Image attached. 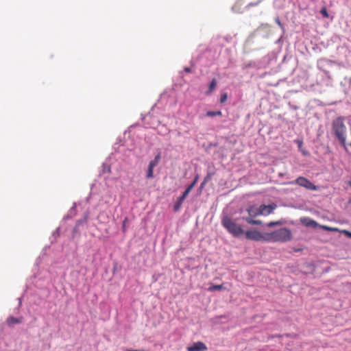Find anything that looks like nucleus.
Masks as SVG:
<instances>
[{
	"label": "nucleus",
	"instance_id": "nucleus-1",
	"mask_svg": "<svg viewBox=\"0 0 351 351\" xmlns=\"http://www.w3.org/2000/svg\"><path fill=\"white\" fill-rule=\"evenodd\" d=\"M332 133L338 139L339 143L346 147V126L344 123V118L339 117L332 122Z\"/></svg>",
	"mask_w": 351,
	"mask_h": 351
},
{
	"label": "nucleus",
	"instance_id": "nucleus-2",
	"mask_svg": "<svg viewBox=\"0 0 351 351\" xmlns=\"http://www.w3.org/2000/svg\"><path fill=\"white\" fill-rule=\"evenodd\" d=\"M292 234L288 228H282L274 232L266 233V241L287 242L291 239Z\"/></svg>",
	"mask_w": 351,
	"mask_h": 351
},
{
	"label": "nucleus",
	"instance_id": "nucleus-3",
	"mask_svg": "<svg viewBox=\"0 0 351 351\" xmlns=\"http://www.w3.org/2000/svg\"><path fill=\"white\" fill-rule=\"evenodd\" d=\"M221 224L234 237H239L244 234L241 226L237 224L234 220L228 216L222 219Z\"/></svg>",
	"mask_w": 351,
	"mask_h": 351
},
{
	"label": "nucleus",
	"instance_id": "nucleus-4",
	"mask_svg": "<svg viewBox=\"0 0 351 351\" xmlns=\"http://www.w3.org/2000/svg\"><path fill=\"white\" fill-rule=\"evenodd\" d=\"M244 234L247 239L253 240L256 241H266V233H261V232L255 229L249 230H247L246 232L244 231Z\"/></svg>",
	"mask_w": 351,
	"mask_h": 351
},
{
	"label": "nucleus",
	"instance_id": "nucleus-5",
	"mask_svg": "<svg viewBox=\"0 0 351 351\" xmlns=\"http://www.w3.org/2000/svg\"><path fill=\"white\" fill-rule=\"evenodd\" d=\"M292 183H295V184H298L299 186L304 187L305 189H308V190L317 191L318 189V187L317 186L313 184L307 178L302 177V176L298 177Z\"/></svg>",
	"mask_w": 351,
	"mask_h": 351
},
{
	"label": "nucleus",
	"instance_id": "nucleus-6",
	"mask_svg": "<svg viewBox=\"0 0 351 351\" xmlns=\"http://www.w3.org/2000/svg\"><path fill=\"white\" fill-rule=\"evenodd\" d=\"M187 351H206L207 346L202 341L194 343L192 346L187 347Z\"/></svg>",
	"mask_w": 351,
	"mask_h": 351
},
{
	"label": "nucleus",
	"instance_id": "nucleus-7",
	"mask_svg": "<svg viewBox=\"0 0 351 351\" xmlns=\"http://www.w3.org/2000/svg\"><path fill=\"white\" fill-rule=\"evenodd\" d=\"M274 208H275V206H273L271 205L263 204L259 207L260 215H268L273 212Z\"/></svg>",
	"mask_w": 351,
	"mask_h": 351
},
{
	"label": "nucleus",
	"instance_id": "nucleus-8",
	"mask_svg": "<svg viewBox=\"0 0 351 351\" xmlns=\"http://www.w3.org/2000/svg\"><path fill=\"white\" fill-rule=\"evenodd\" d=\"M301 222L306 227L317 228L318 226V223L315 221L308 217L302 218Z\"/></svg>",
	"mask_w": 351,
	"mask_h": 351
},
{
	"label": "nucleus",
	"instance_id": "nucleus-9",
	"mask_svg": "<svg viewBox=\"0 0 351 351\" xmlns=\"http://www.w3.org/2000/svg\"><path fill=\"white\" fill-rule=\"evenodd\" d=\"M247 211L250 217H256L260 215V209L256 206H251L247 209Z\"/></svg>",
	"mask_w": 351,
	"mask_h": 351
},
{
	"label": "nucleus",
	"instance_id": "nucleus-10",
	"mask_svg": "<svg viewBox=\"0 0 351 351\" xmlns=\"http://www.w3.org/2000/svg\"><path fill=\"white\" fill-rule=\"evenodd\" d=\"M23 317L16 318L10 316L7 319V323L9 326H12L14 324H20L22 322Z\"/></svg>",
	"mask_w": 351,
	"mask_h": 351
},
{
	"label": "nucleus",
	"instance_id": "nucleus-11",
	"mask_svg": "<svg viewBox=\"0 0 351 351\" xmlns=\"http://www.w3.org/2000/svg\"><path fill=\"white\" fill-rule=\"evenodd\" d=\"M217 86V81L214 78L212 80L209 86H208V90L206 91V94L207 95H209L211 93H213L214 91V90L215 89Z\"/></svg>",
	"mask_w": 351,
	"mask_h": 351
},
{
	"label": "nucleus",
	"instance_id": "nucleus-12",
	"mask_svg": "<svg viewBox=\"0 0 351 351\" xmlns=\"http://www.w3.org/2000/svg\"><path fill=\"white\" fill-rule=\"evenodd\" d=\"M222 289H223V285H214L210 286L208 290L209 291H219V290H221Z\"/></svg>",
	"mask_w": 351,
	"mask_h": 351
},
{
	"label": "nucleus",
	"instance_id": "nucleus-13",
	"mask_svg": "<svg viewBox=\"0 0 351 351\" xmlns=\"http://www.w3.org/2000/svg\"><path fill=\"white\" fill-rule=\"evenodd\" d=\"M207 117H215V116H221L222 112L220 110L218 111H208L206 114Z\"/></svg>",
	"mask_w": 351,
	"mask_h": 351
},
{
	"label": "nucleus",
	"instance_id": "nucleus-14",
	"mask_svg": "<svg viewBox=\"0 0 351 351\" xmlns=\"http://www.w3.org/2000/svg\"><path fill=\"white\" fill-rule=\"evenodd\" d=\"M319 227L322 229H323V230H328V231H330V232H337V231H339V229L337 228L329 227V226H324V225L320 226Z\"/></svg>",
	"mask_w": 351,
	"mask_h": 351
},
{
	"label": "nucleus",
	"instance_id": "nucleus-15",
	"mask_svg": "<svg viewBox=\"0 0 351 351\" xmlns=\"http://www.w3.org/2000/svg\"><path fill=\"white\" fill-rule=\"evenodd\" d=\"M154 176V168H151L148 166V169L147 171L146 177L147 178H152Z\"/></svg>",
	"mask_w": 351,
	"mask_h": 351
},
{
	"label": "nucleus",
	"instance_id": "nucleus-16",
	"mask_svg": "<svg viewBox=\"0 0 351 351\" xmlns=\"http://www.w3.org/2000/svg\"><path fill=\"white\" fill-rule=\"evenodd\" d=\"M320 13L322 14V15L324 17V18H328L329 16V14H328V12L327 11V9L326 7H323L321 10H320Z\"/></svg>",
	"mask_w": 351,
	"mask_h": 351
},
{
	"label": "nucleus",
	"instance_id": "nucleus-17",
	"mask_svg": "<svg viewBox=\"0 0 351 351\" xmlns=\"http://www.w3.org/2000/svg\"><path fill=\"white\" fill-rule=\"evenodd\" d=\"M183 202H180V199L178 198L177 202L174 205V210L178 211L182 205Z\"/></svg>",
	"mask_w": 351,
	"mask_h": 351
},
{
	"label": "nucleus",
	"instance_id": "nucleus-18",
	"mask_svg": "<svg viewBox=\"0 0 351 351\" xmlns=\"http://www.w3.org/2000/svg\"><path fill=\"white\" fill-rule=\"evenodd\" d=\"M228 99V95L227 93H224L223 95H221V97H220V103L223 104Z\"/></svg>",
	"mask_w": 351,
	"mask_h": 351
},
{
	"label": "nucleus",
	"instance_id": "nucleus-19",
	"mask_svg": "<svg viewBox=\"0 0 351 351\" xmlns=\"http://www.w3.org/2000/svg\"><path fill=\"white\" fill-rule=\"evenodd\" d=\"M158 164V162L154 160H152L149 162V167H150L151 168H154L156 166H157Z\"/></svg>",
	"mask_w": 351,
	"mask_h": 351
},
{
	"label": "nucleus",
	"instance_id": "nucleus-20",
	"mask_svg": "<svg viewBox=\"0 0 351 351\" xmlns=\"http://www.w3.org/2000/svg\"><path fill=\"white\" fill-rule=\"evenodd\" d=\"M279 224H280V221H271V222L267 223V226L268 227H273L274 226L279 225Z\"/></svg>",
	"mask_w": 351,
	"mask_h": 351
},
{
	"label": "nucleus",
	"instance_id": "nucleus-21",
	"mask_svg": "<svg viewBox=\"0 0 351 351\" xmlns=\"http://www.w3.org/2000/svg\"><path fill=\"white\" fill-rule=\"evenodd\" d=\"M252 217H250V216L249 217H245V218H244V219H245V221L247 223H249V224L252 225L251 221H254V219H252Z\"/></svg>",
	"mask_w": 351,
	"mask_h": 351
},
{
	"label": "nucleus",
	"instance_id": "nucleus-22",
	"mask_svg": "<svg viewBox=\"0 0 351 351\" xmlns=\"http://www.w3.org/2000/svg\"><path fill=\"white\" fill-rule=\"evenodd\" d=\"M211 176H212L211 173H208L207 176L204 178L203 184H206L210 179Z\"/></svg>",
	"mask_w": 351,
	"mask_h": 351
},
{
	"label": "nucleus",
	"instance_id": "nucleus-23",
	"mask_svg": "<svg viewBox=\"0 0 351 351\" xmlns=\"http://www.w3.org/2000/svg\"><path fill=\"white\" fill-rule=\"evenodd\" d=\"M342 232L348 237H350L351 238V232L348 231V230H342Z\"/></svg>",
	"mask_w": 351,
	"mask_h": 351
},
{
	"label": "nucleus",
	"instance_id": "nucleus-24",
	"mask_svg": "<svg viewBox=\"0 0 351 351\" xmlns=\"http://www.w3.org/2000/svg\"><path fill=\"white\" fill-rule=\"evenodd\" d=\"M252 225H261L262 221L261 220H254V221H251Z\"/></svg>",
	"mask_w": 351,
	"mask_h": 351
},
{
	"label": "nucleus",
	"instance_id": "nucleus-25",
	"mask_svg": "<svg viewBox=\"0 0 351 351\" xmlns=\"http://www.w3.org/2000/svg\"><path fill=\"white\" fill-rule=\"evenodd\" d=\"M161 158V155H160V153H158L154 158V160L157 161L158 162H159Z\"/></svg>",
	"mask_w": 351,
	"mask_h": 351
},
{
	"label": "nucleus",
	"instance_id": "nucleus-26",
	"mask_svg": "<svg viewBox=\"0 0 351 351\" xmlns=\"http://www.w3.org/2000/svg\"><path fill=\"white\" fill-rule=\"evenodd\" d=\"M184 70V71H186L187 73H191V71H192L189 67H185Z\"/></svg>",
	"mask_w": 351,
	"mask_h": 351
},
{
	"label": "nucleus",
	"instance_id": "nucleus-27",
	"mask_svg": "<svg viewBox=\"0 0 351 351\" xmlns=\"http://www.w3.org/2000/svg\"><path fill=\"white\" fill-rule=\"evenodd\" d=\"M193 188L191 186H188V187L186 189V191H187L188 192H191V190L193 189Z\"/></svg>",
	"mask_w": 351,
	"mask_h": 351
},
{
	"label": "nucleus",
	"instance_id": "nucleus-28",
	"mask_svg": "<svg viewBox=\"0 0 351 351\" xmlns=\"http://www.w3.org/2000/svg\"><path fill=\"white\" fill-rule=\"evenodd\" d=\"M179 198L180 199V202H184V200L186 198V197L182 195Z\"/></svg>",
	"mask_w": 351,
	"mask_h": 351
},
{
	"label": "nucleus",
	"instance_id": "nucleus-29",
	"mask_svg": "<svg viewBox=\"0 0 351 351\" xmlns=\"http://www.w3.org/2000/svg\"><path fill=\"white\" fill-rule=\"evenodd\" d=\"M198 178H199V176H198V175H197V176L195 177L194 180H193V182H194L195 184H196V183H197V180H198Z\"/></svg>",
	"mask_w": 351,
	"mask_h": 351
},
{
	"label": "nucleus",
	"instance_id": "nucleus-30",
	"mask_svg": "<svg viewBox=\"0 0 351 351\" xmlns=\"http://www.w3.org/2000/svg\"><path fill=\"white\" fill-rule=\"evenodd\" d=\"M189 194V192H188L187 191L185 190L182 195L187 197Z\"/></svg>",
	"mask_w": 351,
	"mask_h": 351
},
{
	"label": "nucleus",
	"instance_id": "nucleus-31",
	"mask_svg": "<svg viewBox=\"0 0 351 351\" xmlns=\"http://www.w3.org/2000/svg\"><path fill=\"white\" fill-rule=\"evenodd\" d=\"M258 4V3H250L249 5H256Z\"/></svg>",
	"mask_w": 351,
	"mask_h": 351
},
{
	"label": "nucleus",
	"instance_id": "nucleus-32",
	"mask_svg": "<svg viewBox=\"0 0 351 351\" xmlns=\"http://www.w3.org/2000/svg\"><path fill=\"white\" fill-rule=\"evenodd\" d=\"M196 184H195L193 182L190 184L193 188L195 186Z\"/></svg>",
	"mask_w": 351,
	"mask_h": 351
},
{
	"label": "nucleus",
	"instance_id": "nucleus-33",
	"mask_svg": "<svg viewBox=\"0 0 351 351\" xmlns=\"http://www.w3.org/2000/svg\"><path fill=\"white\" fill-rule=\"evenodd\" d=\"M125 221H123V230H125Z\"/></svg>",
	"mask_w": 351,
	"mask_h": 351
},
{
	"label": "nucleus",
	"instance_id": "nucleus-34",
	"mask_svg": "<svg viewBox=\"0 0 351 351\" xmlns=\"http://www.w3.org/2000/svg\"><path fill=\"white\" fill-rule=\"evenodd\" d=\"M205 184H203V182L201 184V187H203L204 186Z\"/></svg>",
	"mask_w": 351,
	"mask_h": 351
},
{
	"label": "nucleus",
	"instance_id": "nucleus-35",
	"mask_svg": "<svg viewBox=\"0 0 351 351\" xmlns=\"http://www.w3.org/2000/svg\"><path fill=\"white\" fill-rule=\"evenodd\" d=\"M205 184H203V182L201 184V187H203L204 186Z\"/></svg>",
	"mask_w": 351,
	"mask_h": 351
}]
</instances>
